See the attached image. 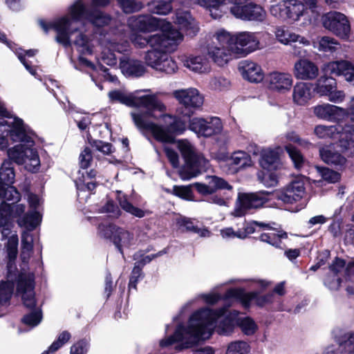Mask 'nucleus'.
Returning a JSON list of instances; mask_svg holds the SVG:
<instances>
[{
    "label": "nucleus",
    "mask_w": 354,
    "mask_h": 354,
    "mask_svg": "<svg viewBox=\"0 0 354 354\" xmlns=\"http://www.w3.org/2000/svg\"><path fill=\"white\" fill-rule=\"evenodd\" d=\"M119 227L113 224H100L98 227V234L104 239H111L113 241V236L118 232Z\"/></svg>",
    "instance_id": "0e129e2a"
},
{
    "label": "nucleus",
    "mask_w": 354,
    "mask_h": 354,
    "mask_svg": "<svg viewBox=\"0 0 354 354\" xmlns=\"http://www.w3.org/2000/svg\"><path fill=\"white\" fill-rule=\"evenodd\" d=\"M259 41L254 33L239 32L234 35L232 53L238 57H245L258 48Z\"/></svg>",
    "instance_id": "dca6fc26"
},
{
    "label": "nucleus",
    "mask_w": 354,
    "mask_h": 354,
    "mask_svg": "<svg viewBox=\"0 0 354 354\" xmlns=\"http://www.w3.org/2000/svg\"><path fill=\"white\" fill-rule=\"evenodd\" d=\"M226 354H250V346L243 340L232 342L227 346Z\"/></svg>",
    "instance_id": "09e8293b"
},
{
    "label": "nucleus",
    "mask_w": 354,
    "mask_h": 354,
    "mask_svg": "<svg viewBox=\"0 0 354 354\" xmlns=\"http://www.w3.org/2000/svg\"><path fill=\"white\" fill-rule=\"evenodd\" d=\"M338 347L335 349L338 354H354V333H346L335 336Z\"/></svg>",
    "instance_id": "c756f323"
},
{
    "label": "nucleus",
    "mask_w": 354,
    "mask_h": 354,
    "mask_svg": "<svg viewBox=\"0 0 354 354\" xmlns=\"http://www.w3.org/2000/svg\"><path fill=\"white\" fill-rule=\"evenodd\" d=\"M12 122H8L4 119L0 120V131L2 130L8 136L13 142L19 144L8 150L6 155H39V151L35 147V142L32 136L35 133L24 124V120L17 116H13Z\"/></svg>",
    "instance_id": "39448f33"
},
{
    "label": "nucleus",
    "mask_w": 354,
    "mask_h": 354,
    "mask_svg": "<svg viewBox=\"0 0 354 354\" xmlns=\"http://www.w3.org/2000/svg\"><path fill=\"white\" fill-rule=\"evenodd\" d=\"M139 92V91H136L126 94L120 90H113L109 93V97L113 102H118L128 107H136V94Z\"/></svg>",
    "instance_id": "c85d7f7f"
},
{
    "label": "nucleus",
    "mask_w": 354,
    "mask_h": 354,
    "mask_svg": "<svg viewBox=\"0 0 354 354\" xmlns=\"http://www.w3.org/2000/svg\"><path fill=\"white\" fill-rule=\"evenodd\" d=\"M258 178L266 187H274L278 184V178L274 173L263 172L259 174Z\"/></svg>",
    "instance_id": "338daca9"
},
{
    "label": "nucleus",
    "mask_w": 354,
    "mask_h": 354,
    "mask_svg": "<svg viewBox=\"0 0 354 354\" xmlns=\"http://www.w3.org/2000/svg\"><path fill=\"white\" fill-rule=\"evenodd\" d=\"M306 5L298 0H284L277 4L272 5L270 8V14L274 17L281 19L299 20L303 15Z\"/></svg>",
    "instance_id": "ddd939ff"
},
{
    "label": "nucleus",
    "mask_w": 354,
    "mask_h": 354,
    "mask_svg": "<svg viewBox=\"0 0 354 354\" xmlns=\"http://www.w3.org/2000/svg\"><path fill=\"white\" fill-rule=\"evenodd\" d=\"M33 248V236L27 231H24L21 235V258L23 262H27L30 257Z\"/></svg>",
    "instance_id": "79ce46f5"
},
{
    "label": "nucleus",
    "mask_w": 354,
    "mask_h": 354,
    "mask_svg": "<svg viewBox=\"0 0 354 354\" xmlns=\"http://www.w3.org/2000/svg\"><path fill=\"white\" fill-rule=\"evenodd\" d=\"M225 300L239 301L245 308L250 306L252 301L259 306H264L266 304H272L274 301V295L273 292H269L267 295L259 296L257 292H245L243 290L239 288L229 289L225 293Z\"/></svg>",
    "instance_id": "4468645a"
},
{
    "label": "nucleus",
    "mask_w": 354,
    "mask_h": 354,
    "mask_svg": "<svg viewBox=\"0 0 354 354\" xmlns=\"http://www.w3.org/2000/svg\"><path fill=\"white\" fill-rule=\"evenodd\" d=\"M42 319L41 311L37 309L28 314L25 315L22 318V322L31 328L37 326Z\"/></svg>",
    "instance_id": "13d9d810"
},
{
    "label": "nucleus",
    "mask_w": 354,
    "mask_h": 354,
    "mask_svg": "<svg viewBox=\"0 0 354 354\" xmlns=\"http://www.w3.org/2000/svg\"><path fill=\"white\" fill-rule=\"evenodd\" d=\"M225 314L224 308L216 310L205 308L196 311L190 317L187 327L179 325L174 335L160 342V346L167 347L176 342H180L181 348H189L201 339H209L216 328V320Z\"/></svg>",
    "instance_id": "f03ea898"
},
{
    "label": "nucleus",
    "mask_w": 354,
    "mask_h": 354,
    "mask_svg": "<svg viewBox=\"0 0 354 354\" xmlns=\"http://www.w3.org/2000/svg\"><path fill=\"white\" fill-rule=\"evenodd\" d=\"M216 38L221 46L226 47L232 52L234 35H231L225 30H221L216 32Z\"/></svg>",
    "instance_id": "bf43d9fd"
},
{
    "label": "nucleus",
    "mask_w": 354,
    "mask_h": 354,
    "mask_svg": "<svg viewBox=\"0 0 354 354\" xmlns=\"http://www.w3.org/2000/svg\"><path fill=\"white\" fill-rule=\"evenodd\" d=\"M295 75L297 79L314 80L319 74L317 66L306 59H300L295 64Z\"/></svg>",
    "instance_id": "5701e85b"
},
{
    "label": "nucleus",
    "mask_w": 354,
    "mask_h": 354,
    "mask_svg": "<svg viewBox=\"0 0 354 354\" xmlns=\"http://www.w3.org/2000/svg\"><path fill=\"white\" fill-rule=\"evenodd\" d=\"M117 1L125 13H133L139 11L142 8V4L136 0H117Z\"/></svg>",
    "instance_id": "052dcab7"
},
{
    "label": "nucleus",
    "mask_w": 354,
    "mask_h": 354,
    "mask_svg": "<svg viewBox=\"0 0 354 354\" xmlns=\"http://www.w3.org/2000/svg\"><path fill=\"white\" fill-rule=\"evenodd\" d=\"M159 29L162 31L169 51H173L183 39V35L180 30L174 28L170 22L162 20V24Z\"/></svg>",
    "instance_id": "393cba45"
},
{
    "label": "nucleus",
    "mask_w": 354,
    "mask_h": 354,
    "mask_svg": "<svg viewBox=\"0 0 354 354\" xmlns=\"http://www.w3.org/2000/svg\"><path fill=\"white\" fill-rule=\"evenodd\" d=\"M182 104L178 109V116L174 117L173 121L162 127L156 123L145 124L143 126L145 131H149L154 139L158 142L167 144H174L176 142L175 136L184 133L187 127L188 128V119L182 113ZM138 122L144 125L138 118Z\"/></svg>",
    "instance_id": "423d86ee"
},
{
    "label": "nucleus",
    "mask_w": 354,
    "mask_h": 354,
    "mask_svg": "<svg viewBox=\"0 0 354 354\" xmlns=\"http://www.w3.org/2000/svg\"><path fill=\"white\" fill-rule=\"evenodd\" d=\"M71 338V334L68 331H63L61 333L57 339L53 342L48 350L44 351L43 353L48 354L49 353H54L66 344Z\"/></svg>",
    "instance_id": "e2e57ef3"
},
{
    "label": "nucleus",
    "mask_w": 354,
    "mask_h": 354,
    "mask_svg": "<svg viewBox=\"0 0 354 354\" xmlns=\"http://www.w3.org/2000/svg\"><path fill=\"white\" fill-rule=\"evenodd\" d=\"M313 84L305 82L297 83L293 88L292 98L295 104L306 105L313 96Z\"/></svg>",
    "instance_id": "a878e982"
},
{
    "label": "nucleus",
    "mask_w": 354,
    "mask_h": 354,
    "mask_svg": "<svg viewBox=\"0 0 354 354\" xmlns=\"http://www.w3.org/2000/svg\"><path fill=\"white\" fill-rule=\"evenodd\" d=\"M323 73L313 85V91L319 96H326L332 102H342L345 94L343 91L337 90L334 76L342 75L347 81L353 80L354 65L346 60L330 62L324 65Z\"/></svg>",
    "instance_id": "20e7f679"
},
{
    "label": "nucleus",
    "mask_w": 354,
    "mask_h": 354,
    "mask_svg": "<svg viewBox=\"0 0 354 354\" xmlns=\"http://www.w3.org/2000/svg\"><path fill=\"white\" fill-rule=\"evenodd\" d=\"M239 69L243 77L250 82H260L264 78L263 70L258 64L250 60L240 62Z\"/></svg>",
    "instance_id": "412c9836"
},
{
    "label": "nucleus",
    "mask_w": 354,
    "mask_h": 354,
    "mask_svg": "<svg viewBox=\"0 0 354 354\" xmlns=\"http://www.w3.org/2000/svg\"><path fill=\"white\" fill-rule=\"evenodd\" d=\"M192 185L189 186H177L175 185L173 187V193L187 201H194V194L191 189Z\"/></svg>",
    "instance_id": "69168bd1"
},
{
    "label": "nucleus",
    "mask_w": 354,
    "mask_h": 354,
    "mask_svg": "<svg viewBox=\"0 0 354 354\" xmlns=\"http://www.w3.org/2000/svg\"><path fill=\"white\" fill-rule=\"evenodd\" d=\"M174 22L178 26L180 31L187 35L195 36L198 32V27L189 11H178Z\"/></svg>",
    "instance_id": "4be33fe9"
},
{
    "label": "nucleus",
    "mask_w": 354,
    "mask_h": 354,
    "mask_svg": "<svg viewBox=\"0 0 354 354\" xmlns=\"http://www.w3.org/2000/svg\"><path fill=\"white\" fill-rule=\"evenodd\" d=\"M237 326L241 328L242 333L248 336L254 335L258 330L256 322L250 317H240L238 315Z\"/></svg>",
    "instance_id": "37998d69"
},
{
    "label": "nucleus",
    "mask_w": 354,
    "mask_h": 354,
    "mask_svg": "<svg viewBox=\"0 0 354 354\" xmlns=\"http://www.w3.org/2000/svg\"><path fill=\"white\" fill-rule=\"evenodd\" d=\"M317 172L325 181L335 183L340 179V174L326 167H316Z\"/></svg>",
    "instance_id": "4d7b16f0"
},
{
    "label": "nucleus",
    "mask_w": 354,
    "mask_h": 354,
    "mask_svg": "<svg viewBox=\"0 0 354 354\" xmlns=\"http://www.w3.org/2000/svg\"><path fill=\"white\" fill-rule=\"evenodd\" d=\"M176 224L180 230L196 233L201 237H209L211 234L207 228L198 227L194 225L193 220L187 217L180 216L177 218Z\"/></svg>",
    "instance_id": "7c9ffc66"
},
{
    "label": "nucleus",
    "mask_w": 354,
    "mask_h": 354,
    "mask_svg": "<svg viewBox=\"0 0 354 354\" xmlns=\"http://www.w3.org/2000/svg\"><path fill=\"white\" fill-rule=\"evenodd\" d=\"M0 198L3 199V202L8 201L14 204L19 200L20 194L15 187L0 183Z\"/></svg>",
    "instance_id": "c03bdc74"
},
{
    "label": "nucleus",
    "mask_w": 354,
    "mask_h": 354,
    "mask_svg": "<svg viewBox=\"0 0 354 354\" xmlns=\"http://www.w3.org/2000/svg\"><path fill=\"white\" fill-rule=\"evenodd\" d=\"M287 233L284 232H271L262 234L260 240L276 248L281 247V239L287 238Z\"/></svg>",
    "instance_id": "a18cd8bd"
},
{
    "label": "nucleus",
    "mask_w": 354,
    "mask_h": 354,
    "mask_svg": "<svg viewBox=\"0 0 354 354\" xmlns=\"http://www.w3.org/2000/svg\"><path fill=\"white\" fill-rule=\"evenodd\" d=\"M5 160L0 168V183L3 185H12L15 180V171L12 167V156Z\"/></svg>",
    "instance_id": "72a5a7b5"
},
{
    "label": "nucleus",
    "mask_w": 354,
    "mask_h": 354,
    "mask_svg": "<svg viewBox=\"0 0 354 354\" xmlns=\"http://www.w3.org/2000/svg\"><path fill=\"white\" fill-rule=\"evenodd\" d=\"M231 13L238 19L247 21H263L266 12L261 6L249 0H233Z\"/></svg>",
    "instance_id": "9b49d317"
},
{
    "label": "nucleus",
    "mask_w": 354,
    "mask_h": 354,
    "mask_svg": "<svg viewBox=\"0 0 354 354\" xmlns=\"http://www.w3.org/2000/svg\"><path fill=\"white\" fill-rule=\"evenodd\" d=\"M323 26L338 37L348 39L351 24L346 16L339 12L330 11L322 15Z\"/></svg>",
    "instance_id": "f8f14e48"
},
{
    "label": "nucleus",
    "mask_w": 354,
    "mask_h": 354,
    "mask_svg": "<svg viewBox=\"0 0 354 354\" xmlns=\"http://www.w3.org/2000/svg\"><path fill=\"white\" fill-rule=\"evenodd\" d=\"M122 69L125 74L133 77H140L145 73V67L142 62L136 59L122 62Z\"/></svg>",
    "instance_id": "f704fd0d"
},
{
    "label": "nucleus",
    "mask_w": 354,
    "mask_h": 354,
    "mask_svg": "<svg viewBox=\"0 0 354 354\" xmlns=\"http://www.w3.org/2000/svg\"><path fill=\"white\" fill-rule=\"evenodd\" d=\"M303 177H297L285 187L274 192V197L286 204H293L301 201L305 195Z\"/></svg>",
    "instance_id": "2eb2a0df"
},
{
    "label": "nucleus",
    "mask_w": 354,
    "mask_h": 354,
    "mask_svg": "<svg viewBox=\"0 0 354 354\" xmlns=\"http://www.w3.org/2000/svg\"><path fill=\"white\" fill-rule=\"evenodd\" d=\"M183 62L185 66L194 72L203 73L209 70L208 61L203 56L186 57Z\"/></svg>",
    "instance_id": "2f4dec72"
},
{
    "label": "nucleus",
    "mask_w": 354,
    "mask_h": 354,
    "mask_svg": "<svg viewBox=\"0 0 354 354\" xmlns=\"http://www.w3.org/2000/svg\"><path fill=\"white\" fill-rule=\"evenodd\" d=\"M90 9L82 1H77L70 8L71 18L69 19H71V21H87Z\"/></svg>",
    "instance_id": "e433bc0d"
},
{
    "label": "nucleus",
    "mask_w": 354,
    "mask_h": 354,
    "mask_svg": "<svg viewBox=\"0 0 354 354\" xmlns=\"http://www.w3.org/2000/svg\"><path fill=\"white\" fill-rule=\"evenodd\" d=\"M118 201L121 208L125 212L138 218H142L145 216V212L142 209L133 206L130 202L128 201L126 196H119Z\"/></svg>",
    "instance_id": "603ef678"
},
{
    "label": "nucleus",
    "mask_w": 354,
    "mask_h": 354,
    "mask_svg": "<svg viewBox=\"0 0 354 354\" xmlns=\"http://www.w3.org/2000/svg\"><path fill=\"white\" fill-rule=\"evenodd\" d=\"M111 17L100 10L91 8L87 21L97 27H103L109 24Z\"/></svg>",
    "instance_id": "ea45409f"
},
{
    "label": "nucleus",
    "mask_w": 354,
    "mask_h": 354,
    "mask_svg": "<svg viewBox=\"0 0 354 354\" xmlns=\"http://www.w3.org/2000/svg\"><path fill=\"white\" fill-rule=\"evenodd\" d=\"M207 178L209 180L207 185L195 183L192 186L194 187L198 192L203 195L211 194L218 189L230 190L232 189V187L223 178L216 176H207Z\"/></svg>",
    "instance_id": "aec40b11"
},
{
    "label": "nucleus",
    "mask_w": 354,
    "mask_h": 354,
    "mask_svg": "<svg viewBox=\"0 0 354 354\" xmlns=\"http://www.w3.org/2000/svg\"><path fill=\"white\" fill-rule=\"evenodd\" d=\"M168 51L156 48L148 50L145 55V63L147 66L156 69L160 67Z\"/></svg>",
    "instance_id": "4c0bfd02"
},
{
    "label": "nucleus",
    "mask_w": 354,
    "mask_h": 354,
    "mask_svg": "<svg viewBox=\"0 0 354 354\" xmlns=\"http://www.w3.org/2000/svg\"><path fill=\"white\" fill-rule=\"evenodd\" d=\"M215 160L219 164L223 171L228 174H234L240 169L252 165L251 156H215Z\"/></svg>",
    "instance_id": "a211bd4d"
},
{
    "label": "nucleus",
    "mask_w": 354,
    "mask_h": 354,
    "mask_svg": "<svg viewBox=\"0 0 354 354\" xmlns=\"http://www.w3.org/2000/svg\"><path fill=\"white\" fill-rule=\"evenodd\" d=\"M271 193L266 191L239 193L232 214L236 217L244 216L248 211L263 207L269 201Z\"/></svg>",
    "instance_id": "9d476101"
},
{
    "label": "nucleus",
    "mask_w": 354,
    "mask_h": 354,
    "mask_svg": "<svg viewBox=\"0 0 354 354\" xmlns=\"http://www.w3.org/2000/svg\"><path fill=\"white\" fill-rule=\"evenodd\" d=\"M11 218L10 205L2 202L0 205V226L8 224Z\"/></svg>",
    "instance_id": "774afa93"
},
{
    "label": "nucleus",
    "mask_w": 354,
    "mask_h": 354,
    "mask_svg": "<svg viewBox=\"0 0 354 354\" xmlns=\"http://www.w3.org/2000/svg\"><path fill=\"white\" fill-rule=\"evenodd\" d=\"M233 0H198L201 6L208 8L211 12V16L214 19H217L221 15L218 13H214L212 9L215 10V12L218 10V8L222 5L225 3H232Z\"/></svg>",
    "instance_id": "8fccbe9b"
},
{
    "label": "nucleus",
    "mask_w": 354,
    "mask_h": 354,
    "mask_svg": "<svg viewBox=\"0 0 354 354\" xmlns=\"http://www.w3.org/2000/svg\"><path fill=\"white\" fill-rule=\"evenodd\" d=\"M148 39L149 46L153 48V49L156 48L158 50L169 51L162 31H161V33L160 34L158 33L148 36Z\"/></svg>",
    "instance_id": "864d4df0"
},
{
    "label": "nucleus",
    "mask_w": 354,
    "mask_h": 354,
    "mask_svg": "<svg viewBox=\"0 0 354 354\" xmlns=\"http://www.w3.org/2000/svg\"><path fill=\"white\" fill-rule=\"evenodd\" d=\"M177 69L178 66L176 62L168 55V53H167L164 59H162L160 64V67H157L156 70L164 72L166 74H173L177 71Z\"/></svg>",
    "instance_id": "5fc2aeb1"
},
{
    "label": "nucleus",
    "mask_w": 354,
    "mask_h": 354,
    "mask_svg": "<svg viewBox=\"0 0 354 354\" xmlns=\"http://www.w3.org/2000/svg\"><path fill=\"white\" fill-rule=\"evenodd\" d=\"M174 143L180 155H197L194 146L187 139H176Z\"/></svg>",
    "instance_id": "680f3d73"
},
{
    "label": "nucleus",
    "mask_w": 354,
    "mask_h": 354,
    "mask_svg": "<svg viewBox=\"0 0 354 354\" xmlns=\"http://www.w3.org/2000/svg\"><path fill=\"white\" fill-rule=\"evenodd\" d=\"M129 27L133 31L138 32H150L159 29L162 20L150 15L132 16L128 20Z\"/></svg>",
    "instance_id": "f3484780"
},
{
    "label": "nucleus",
    "mask_w": 354,
    "mask_h": 354,
    "mask_svg": "<svg viewBox=\"0 0 354 354\" xmlns=\"http://www.w3.org/2000/svg\"><path fill=\"white\" fill-rule=\"evenodd\" d=\"M2 227L1 234L3 238H8L6 250L8 261L7 263V274L6 282L0 283V304H6L12 293L15 281L17 279V290L21 297L24 304L27 308H32L35 306L34 292V275L32 273L18 272L15 266V259L18 253L19 239L16 232L11 230V223L0 226Z\"/></svg>",
    "instance_id": "f257e3e1"
},
{
    "label": "nucleus",
    "mask_w": 354,
    "mask_h": 354,
    "mask_svg": "<svg viewBox=\"0 0 354 354\" xmlns=\"http://www.w3.org/2000/svg\"><path fill=\"white\" fill-rule=\"evenodd\" d=\"M174 95L179 104H182L181 113L188 119V129L194 132L198 137L203 138L221 133L223 124L219 118H211L208 121L203 118L194 117L196 111L203 104V97L196 88L176 91Z\"/></svg>",
    "instance_id": "7ed1b4c3"
},
{
    "label": "nucleus",
    "mask_w": 354,
    "mask_h": 354,
    "mask_svg": "<svg viewBox=\"0 0 354 354\" xmlns=\"http://www.w3.org/2000/svg\"><path fill=\"white\" fill-rule=\"evenodd\" d=\"M259 162L261 167L268 171H275L282 167L279 156H260Z\"/></svg>",
    "instance_id": "49530a36"
},
{
    "label": "nucleus",
    "mask_w": 354,
    "mask_h": 354,
    "mask_svg": "<svg viewBox=\"0 0 354 354\" xmlns=\"http://www.w3.org/2000/svg\"><path fill=\"white\" fill-rule=\"evenodd\" d=\"M136 107H144L147 109V111L142 113H131V116L136 126L138 129L143 131H145V128L143 127L144 125L140 124L138 122V118H140L141 122L144 124L153 123V122H149L147 120V119L149 118H156L153 115V112L155 111H158L162 113L166 110V106L165 104L160 102L154 95H145L139 96L138 94H136Z\"/></svg>",
    "instance_id": "1a4fd4ad"
},
{
    "label": "nucleus",
    "mask_w": 354,
    "mask_h": 354,
    "mask_svg": "<svg viewBox=\"0 0 354 354\" xmlns=\"http://www.w3.org/2000/svg\"><path fill=\"white\" fill-rule=\"evenodd\" d=\"M337 129L338 140L320 148L319 155H342L354 147V124L341 120L337 122Z\"/></svg>",
    "instance_id": "0eeeda50"
},
{
    "label": "nucleus",
    "mask_w": 354,
    "mask_h": 354,
    "mask_svg": "<svg viewBox=\"0 0 354 354\" xmlns=\"http://www.w3.org/2000/svg\"><path fill=\"white\" fill-rule=\"evenodd\" d=\"M239 312L232 310L227 313L216 326V332L219 335H228L231 334L238 322Z\"/></svg>",
    "instance_id": "cd10ccee"
},
{
    "label": "nucleus",
    "mask_w": 354,
    "mask_h": 354,
    "mask_svg": "<svg viewBox=\"0 0 354 354\" xmlns=\"http://www.w3.org/2000/svg\"><path fill=\"white\" fill-rule=\"evenodd\" d=\"M311 109L313 114L319 119L338 122L345 118L344 109L335 105L318 104L313 106Z\"/></svg>",
    "instance_id": "6ab92c4d"
},
{
    "label": "nucleus",
    "mask_w": 354,
    "mask_h": 354,
    "mask_svg": "<svg viewBox=\"0 0 354 354\" xmlns=\"http://www.w3.org/2000/svg\"><path fill=\"white\" fill-rule=\"evenodd\" d=\"M226 47H209L208 54L214 62L219 66H222L227 62V54L225 53Z\"/></svg>",
    "instance_id": "de8ad7c7"
},
{
    "label": "nucleus",
    "mask_w": 354,
    "mask_h": 354,
    "mask_svg": "<svg viewBox=\"0 0 354 354\" xmlns=\"http://www.w3.org/2000/svg\"><path fill=\"white\" fill-rule=\"evenodd\" d=\"M247 151H234L231 155H235L237 153H241L243 155H281L283 153V147L278 146L274 149H262L259 151V148L255 143H250L246 147Z\"/></svg>",
    "instance_id": "473e14b6"
},
{
    "label": "nucleus",
    "mask_w": 354,
    "mask_h": 354,
    "mask_svg": "<svg viewBox=\"0 0 354 354\" xmlns=\"http://www.w3.org/2000/svg\"><path fill=\"white\" fill-rule=\"evenodd\" d=\"M113 243L120 252L123 254L125 250H129L136 245V240L133 233L119 227L118 232L113 236Z\"/></svg>",
    "instance_id": "bb28decb"
},
{
    "label": "nucleus",
    "mask_w": 354,
    "mask_h": 354,
    "mask_svg": "<svg viewBox=\"0 0 354 354\" xmlns=\"http://www.w3.org/2000/svg\"><path fill=\"white\" fill-rule=\"evenodd\" d=\"M268 88L272 91L284 93L290 89L292 78L290 74L273 72L268 77Z\"/></svg>",
    "instance_id": "b1692460"
},
{
    "label": "nucleus",
    "mask_w": 354,
    "mask_h": 354,
    "mask_svg": "<svg viewBox=\"0 0 354 354\" xmlns=\"http://www.w3.org/2000/svg\"><path fill=\"white\" fill-rule=\"evenodd\" d=\"M88 142L92 147L102 152L104 155H109L115 151L113 145L100 140H93L88 138Z\"/></svg>",
    "instance_id": "6e6d98bb"
},
{
    "label": "nucleus",
    "mask_w": 354,
    "mask_h": 354,
    "mask_svg": "<svg viewBox=\"0 0 354 354\" xmlns=\"http://www.w3.org/2000/svg\"><path fill=\"white\" fill-rule=\"evenodd\" d=\"M40 221L41 218L39 214L33 210L19 218L17 223L19 226L24 227L28 230H32L39 225Z\"/></svg>",
    "instance_id": "a19ab883"
},
{
    "label": "nucleus",
    "mask_w": 354,
    "mask_h": 354,
    "mask_svg": "<svg viewBox=\"0 0 354 354\" xmlns=\"http://www.w3.org/2000/svg\"><path fill=\"white\" fill-rule=\"evenodd\" d=\"M12 160L18 165H24V168L30 172H37L40 167L39 156H12Z\"/></svg>",
    "instance_id": "58836bf2"
},
{
    "label": "nucleus",
    "mask_w": 354,
    "mask_h": 354,
    "mask_svg": "<svg viewBox=\"0 0 354 354\" xmlns=\"http://www.w3.org/2000/svg\"><path fill=\"white\" fill-rule=\"evenodd\" d=\"M174 0H152L147 3L148 10L153 14L166 15L172 10Z\"/></svg>",
    "instance_id": "c9c22d12"
},
{
    "label": "nucleus",
    "mask_w": 354,
    "mask_h": 354,
    "mask_svg": "<svg viewBox=\"0 0 354 354\" xmlns=\"http://www.w3.org/2000/svg\"><path fill=\"white\" fill-rule=\"evenodd\" d=\"M169 162L174 167L183 166L180 169V176L183 180H189L205 171L209 168L208 161L205 156H168Z\"/></svg>",
    "instance_id": "6e6552de"
},
{
    "label": "nucleus",
    "mask_w": 354,
    "mask_h": 354,
    "mask_svg": "<svg viewBox=\"0 0 354 354\" xmlns=\"http://www.w3.org/2000/svg\"><path fill=\"white\" fill-rule=\"evenodd\" d=\"M337 123L335 125H318L315 128V133L320 138H337Z\"/></svg>",
    "instance_id": "3c124183"
}]
</instances>
